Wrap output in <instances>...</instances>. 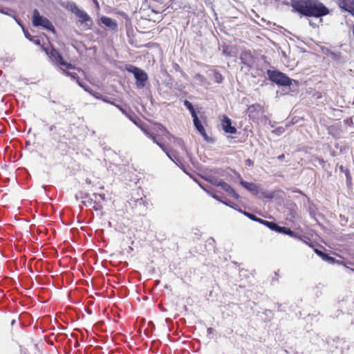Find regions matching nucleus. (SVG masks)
<instances>
[{
    "label": "nucleus",
    "mask_w": 354,
    "mask_h": 354,
    "mask_svg": "<svg viewBox=\"0 0 354 354\" xmlns=\"http://www.w3.org/2000/svg\"><path fill=\"white\" fill-rule=\"evenodd\" d=\"M315 252L321 257H323L324 254V252H322L321 250H319L318 249H315Z\"/></svg>",
    "instance_id": "473e14b6"
},
{
    "label": "nucleus",
    "mask_w": 354,
    "mask_h": 354,
    "mask_svg": "<svg viewBox=\"0 0 354 354\" xmlns=\"http://www.w3.org/2000/svg\"><path fill=\"white\" fill-rule=\"evenodd\" d=\"M155 125L157 127V128L160 130L162 133L165 134L169 135V132L168 130L161 124L160 123H156Z\"/></svg>",
    "instance_id": "393cba45"
},
{
    "label": "nucleus",
    "mask_w": 354,
    "mask_h": 354,
    "mask_svg": "<svg viewBox=\"0 0 354 354\" xmlns=\"http://www.w3.org/2000/svg\"><path fill=\"white\" fill-rule=\"evenodd\" d=\"M49 131L52 139L57 140V136H59L57 127L55 124H52L49 127Z\"/></svg>",
    "instance_id": "412c9836"
},
{
    "label": "nucleus",
    "mask_w": 354,
    "mask_h": 354,
    "mask_svg": "<svg viewBox=\"0 0 354 354\" xmlns=\"http://www.w3.org/2000/svg\"><path fill=\"white\" fill-rule=\"evenodd\" d=\"M263 225L267 226L269 229L275 232H277L278 227L279 226L277 223L268 221H266V223H263Z\"/></svg>",
    "instance_id": "5701e85b"
},
{
    "label": "nucleus",
    "mask_w": 354,
    "mask_h": 354,
    "mask_svg": "<svg viewBox=\"0 0 354 354\" xmlns=\"http://www.w3.org/2000/svg\"><path fill=\"white\" fill-rule=\"evenodd\" d=\"M35 44L37 45H40V40L37 39H33V41H32Z\"/></svg>",
    "instance_id": "e433bc0d"
},
{
    "label": "nucleus",
    "mask_w": 354,
    "mask_h": 354,
    "mask_svg": "<svg viewBox=\"0 0 354 354\" xmlns=\"http://www.w3.org/2000/svg\"><path fill=\"white\" fill-rule=\"evenodd\" d=\"M46 53L54 62L61 67H65L66 69L75 68V66L64 60L61 54L56 49L52 48L49 50H46Z\"/></svg>",
    "instance_id": "39448f33"
},
{
    "label": "nucleus",
    "mask_w": 354,
    "mask_h": 354,
    "mask_svg": "<svg viewBox=\"0 0 354 354\" xmlns=\"http://www.w3.org/2000/svg\"><path fill=\"white\" fill-rule=\"evenodd\" d=\"M223 203H225V205L230 206V207H234L232 206V205L231 204V202L230 201H226V202H224V201H222Z\"/></svg>",
    "instance_id": "4c0bfd02"
},
{
    "label": "nucleus",
    "mask_w": 354,
    "mask_h": 354,
    "mask_svg": "<svg viewBox=\"0 0 354 354\" xmlns=\"http://www.w3.org/2000/svg\"><path fill=\"white\" fill-rule=\"evenodd\" d=\"M270 80L281 86H290L291 80L283 73L278 71L268 70Z\"/></svg>",
    "instance_id": "7ed1b4c3"
},
{
    "label": "nucleus",
    "mask_w": 354,
    "mask_h": 354,
    "mask_svg": "<svg viewBox=\"0 0 354 354\" xmlns=\"http://www.w3.org/2000/svg\"><path fill=\"white\" fill-rule=\"evenodd\" d=\"M277 131H278L279 132H283L284 131V129L283 127H279Z\"/></svg>",
    "instance_id": "58836bf2"
},
{
    "label": "nucleus",
    "mask_w": 354,
    "mask_h": 354,
    "mask_svg": "<svg viewBox=\"0 0 354 354\" xmlns=\"http://www.w3.org/2000/svg\"><path fill=\"white\" fill-rule=\"evenodd\" d=\"M81 24H85L88 21L92 22L91 17L84 10L79 9L75 15Z\"/></svg>",
    "instance_id": "4468645a"
},
{
    "label": "nucleus",
    "mask_w": 354,
    "mask_h": 354,
    "mask_svg": "<svg viewBox=\"0 0 354 354\" xmlns=\"http://www.w3.org/2000/svg\"><path fill=\"white\" fill-rule=\"evenodd\" d=\"M322 258L324 260L328 261H333L334 259L331 257H330L328 254L324 253V256L322 257Z\"/></svg>",
    "instance_id": "cd10ccee"
},
{
    "label": "nucleus",
    "mask_w": 354,
    "mask_h": 354,
    "mask_svg": "<svg viewBox=\"0 0 354 354\" xmlns=\"http://www.w3.org/2000/svg\"><path fill=\"white\" fill-rule=\"evenodd\" d=\"M87 92L89 93L91 95H93L96 99L101 100L104 102L115 105V103L113 102H111L106 97L102 95L98 92L94 91L91 88H89Z\"/></svg>",
    "instance_id": "f3484780"
},
{
    "label": "nucleus",
    "mask_w": 354,
    "mask_h": 354,
    "mask_svg": "<svg viewBox=\"0 0 354 354\" xmlns=\"http://www.w3.org/2000/svg\"><path fill=\"white\" fill-rule=\"evenodd\" d=\"M192 118H193V121H194V124L196 129L198 131V132L203 137H206L207 134H206L205 129L204 127L203 126V124H201V121L199 120L197 115Z\"/></svg>",
    "instance_id": "dca6fc26"
},
{
    "label": "nucleus",
    "mask_w": 354,
    "mask_h": 354,
    "mask_svg": "<svg viewBox=\"0 0 354 354\" xmlns=\"http://www.w3.org/2000/svg\"><path fill=\"white\" fill-rule=\"evenodd\" d=\"M24 35L30 41H33V37L26 30H24Z\"/></svg>",
    "instance_id": "c756f323"
},
{
    "label": "nucleus",
    "mask_w": 354,
    "mask_h": 354,
    "mask_svg": "<svg viewBox=\"0 0 354 354\" xmlns=\"http://www.w3.org/2000/svg\"><path fill=\"white\" fill-rule=\"evenodd\" d=\"M114 106H115L123 114L128 115V113L126 111V110L124 109H123L121 106L116 104H115Z\"/></svg>",
    "instance_id": "c85d7f7f"
},
{
    "label": "nucleus",
    "mask_w": 354,
    "mask_h": 354,
    "mask_svg": "<svg viewBox=\"0 0 354 354\" xmlns=\"http://www.w3.org/2000/svg\"><path fill=\"white\" fill-rule=\"evenodd\" d=\"M196 77H201V75L200 74L196 75Z\"/></svg>",
    "instance_id": "49530a36"
},
{
    "label": "nucleus",
    "mask_w": 354,
    "mask_h": 354,
    "mask_svg": "<svg viewBox=\"0 0 354 354\" xmlns=\"http://www.w3.org/2000/svg\"><path fill=\"white\" fill-rule=\"evenodd\" d=\"M100 21L106 27L111 28L113 30H115L118 28V24L115 21L111 18L103 16L100 18Z\"/></svg>",
    "instance_id": "ddd939ff"
},
{
    "label": "nucleus",
    "mask_w": 354,
    "mask_h": 354,
    "mask_svg": "<svg viewBox=\"0 0 354 354\" xmlns=\"http://www.w3.org/2000/svg\"><path fill=\"white\" fill-rule=\"evenodd\" d=\"M85 200L82 201V203L84 206H93V198L88 196V194H85Z\"/></svg>",
    "instance_id": "b1692460"
},
{
    "label": "nucleus",
    "mask_w": 354,
    "mask_h": 354,
    "mask_svg": "<svg viewBox=\"0 0 354 354\" xmlns=\"http://www.w3.org/2000/svg\"><path fill=\"white\" fill-rule=\"evenodd\" d=\"M142 130L146 136H147L149 138H151L154 143H156L157 145H158L162 149V151H164L167 153V155L169 157V153L167 151V148L165 147L164 145H162L161 142H160L158 141L156 136L154 133H151L147 129L142 128Z\"/></svg>",
    "instance_id": "f8f14e48"
},
{
    "label": "nucleus",
    "mask_w": 354,
    "mask_h": 354,
    "mask_svg": "<svg viewBox=\"0 0 354 354\" xmlns=\"http://www.w3.org/2000/svg\"><path fill=\"white\" fill-rule=\"evenodd\" d=\"M339 8L354 16V0H337Z\"/></svg>",
    "instance_id": "1a4fd4ad"
},
{
    "label": "nucleus",
    "mask_w": 354,
    "mask_h": 354,
    "mask_svg": "<svg viewBox=\"0 0 354 354\" xmlns=\"http://www.w3.org/2000/svg\"><path fill=\"white\" fill-rule=\"evenodd\" d=\"M345 174H346L347 180H351V174H350V172H349L348 170H346L345 171Z\"/></svg>",
    "instance_id": "72a5a7b5"
},
{
    "label": "nucleus",
    "mask_w": 354,
    "mask_h": 354,
    "mask_svg": "<svg viewBox=\"0 0 354 354\" xmlns=\"http://www.w3.org/2000/svg\"><path fill=\"white\" fill-rule=\"evenodd\" d=\"M241 212L245 215L248 218H249L250 219L255 221L257 220V216L252 214H250L249 212Z\"/></svg>",
    "instance_id": "a878e982"
},
{
    "label": "nucleus",
    "mask_w": 354,
    "mask_h": 354,
    "mask_svg": "<svg viewBox=\"0 0 354 354\" xmlns=\"http://www.w3.org/2000/svg\"><path fill=\"white\" fill-rule=\"evenodd\" d=\"M212 330V328H209L207 329V330H208V332H209V333H211Z\"/></svg>",
    "instance_id": "c03bdc74"
},
{
    "label": "nucleus",
    "mask_w": 354,
    "mask_h": 354,
    "mask_svg": "<svg viewBox=\"0 0 354 354\" xmlns=\"http://www.w3.org/2000/svg\"><path fill=\"white\" fill-rule=\"evenodd\" d=\"M248 116L250 118L255 119L259 118L262 113V106L259 104H254L250 106L248 109Z\"/></svg>",
    "instance_id": "9d476101"
},
{
    "label": "nucleus",
    "mask_w": 354,
    "mask_h": 354,
    "mask_svg": "<svg viewBox=\"0 0 354 354\" xmlns=\"http://www.w3.org/2000/svg\"><path fill=\"white\" fill-rule=\"evenodd\" d=\"M0 12H2V13H3V11H1V10H0Z\"/></svg>",
    "instance_id": "8fccbe9b"
},
{
    "label": "nucleus",
    "mask_w": 354,
    "mask_h": 354,
    "mask_svg": "<svg viewBox=\"0 0 354 354\" xmlns=\"http://www.w3.org/2000/svg\"><path fill=\"white\" fill-rule=\"evenodd\" d=\"M214 77L217 82H221L223 77L218 72H215Z\"/></svg>",
    "instance_id": "bb28decb"
},
{
    "label": "nucleus",
    "mask_w": 354,
    "mask_h": 354,
    "mask_svg": "<svg viewBox=\"0 0 354 354\" xmlns=\"http://www.w3.org/2000/svg\"><path fill=\"white\" fill-rule=\"evenodd\" d=\"M86 184H88V185H91V180L90 179H88V178H87V179L86 180Z\"/></svg>",
    "instance_id": "ea45409f"
},
{
    "label": "nucleus",
    "mask_w": 354,
    "mask_h": 354,
    "mask_svg": "<svg viewBox=\"0 0 354 354\" xmlns=\"http://www.w3.org/2000/svg\"><path fill=\"white\" fill-rule=\"evenodd\" d=\"M184 105L187 107V109L190 111L191 113V115L192 117L196 115V113L194 110V108L193 106V105L192 104V103L188 101V100H185L184 101Z\"/></svg>",
    "instance_id": "4be33fe9"
},
{
    "label": "nucleus",
    "mask_w": 354,
    "mask_h": 354,
    "mask_svg": "<svg viewBox=\"0 0 354 354\" xmlns=\"http://www.w3.org/2000/svg\"><path fill=\"white\" fill-rule=\"evenodd\" d=\"M306 244H308L309 246L313 248V245L311 244V243H308V242H306V241H304Z\"/></svg>",
    "instance_id": "79ce46f5"
},
{
    "label": "nucleus",
    "mask_w": 354,
    "mask_h": 354,
    "mask_svg": "<svg viewBox=\"0 0 354 354\" xmlns=\"http://www.w3.org/2000/svg\"><path fill=\"white\" fill-rule=\"evenodd\" d=\"M106 201L104 194H93V206L92 208L95 211H102L103 209V203Z\"/></svg>",
    "instance_id": "0eeeda50"
},
{
    "label": "nucleus",
    "mask_w": 354,
    "mask_h": 354,
    "mask_svg": "<svg viewBox=\"0 0 354 354\" xmlns=\"http://www.w3.org/2000/svg\"><path fill=\"white\" fill-rule=\"evenodd\" d=\"M320 97H322V94L319 93V95H317V98H320Z\"/></svg>",
    "instance_id": "37998d69"
},
{
    "label": "nucleus",
    "mask_w": 354,
    "mask_h": 354,
    "mask_svg": "<svg viewBox=\"0 0 354 354\" xmlns=\"http://www.w3.org/2000/svg\"><path fill=\"white\" fill-rule=\"evenodd\" d=\"M32 23L35 27L41 26L44 29L55 31V28L52 23L46 18L41 16L39 11L35 9L32 12Z\"/></svg>",
    "instance_id": "f03ea898"
},
{
    "label": "nucleus",
    "mask_w": 354,
    "mask_h": 354,
    "mask_svg": "<svg viewBox=\"0 0 354 354\" xmlns=\"http://www.w3.org/2000/svg\"><path fill=\"white\" fill-rule=\"evenodd\" d=\"M222 182H223V180H212L211 183L213 184L215 186L220 187V185H218V184L221 183Z\"/></svg>",
    "instance_id": "2f4dec72"
},
{
    "label": "nucleus",
    "mask_w": 354,
    "mask_h": 354,
    "mask_svg": "<svg viewBox=\"0 0 354 354\" xmlns=\"http://www.w3.org/2000/svg\"><path fill=\"white\" fill-rule=\"evenodd\" d=\"M278 158L280 159V160H283L284 158V154H281V156H279L278 157Z\"/></svg>",
    "instance_id": "a19ab883"
},
{
    "label": "nucleus",
    "mask_w": 354,
    "mask_h": 354,
    "mask_svg": "<svg viewBox=\"0 0 354 354\" xmlns=\"http://www.w3.org/2000/svg\"><path fill=\"white\" fill-rule=\"evenodd\" d=\"M266 220H263L262 218L257 217V220L255 221L263 225V223H266Z\"/></svg>",
    "instance_id": "f704fd0d"
},
{
    "label": "nucleus",
    "mask_w": 354,
    "mask_h": 354,
    "mask_svg": "<svg viewBox=\"0 0 354 354\" xmlns=\"http://www.w3.org/2000/svg\"><path fill=\"white\" fill-rule=\"evenodd\" d=\"M62 69L64 72V73L66 75V76H68L70 77L72 80H75L77 82V83L78 84V85L80 86H81L82 88H83L86 91H88V89L90 88L86 84H84V83H82L80 79V77H78L77 74L76 73H74V72H68V71H66V68H63L62 67Z\"/></svg>",
    "instance_id": "9b49d317"
},
{
    "label": "nucleus",
    "mask_w": 354,
    "mask_h": 354,
    "mask_svg": "<svg viewBox=\"0 0 354 354\" xmlns=\"http://www.w3.org/2000/svg\"><path fill=\"white\" fill-rule=\"evenodd\" d=\"M222 128L225 133L235 134L236 129L232 125V120L227 115H223L221 120Z\"/></svg>",
    "instance_id": "6e6552de"
},
{
    "label": "nucleus",
    "mask_w": 354,
    "mask_h": 354,
    "mask_svg": "<svg viewBox=\"0 0 354 354\" xmlns=\"http://www.w3.org/2000/svg\"><path fill=\"white\" fill-rule=\"evenodd\" d=\"M154 12L156 13H160V11H156V10H153Z\"/></svg>",
    "instance_id": "a18cd8bd"
},
{
    "label": "nucleus",
    "mask_w": 354,
    "mask_h": 354,
    "mask_svg": "<svg viewBox=\"0 0 354 354\" xmlns=\"http://www.w3.org/2000/svg\"><path fill=\"white\" fill-rule=\"evenodd\" d=\"M92 1H93V3L95 5L96 8L97 9H99L100 8V4H99L98 1L97 0H92Z\"/></svg>",
    "instance_id": "c9c22d12"
},
{
    "label": "nucleus",
    "mask_w": 354,
    "mask_h": 354,
    "mask_svg": "<svg viewBox=\"0 0 354 354\" xmlns=\"http://www.w3.org/2000/svg\"><path fill=\"white\" fill-rule=\"evenodd\" d=\"M245 164L246 165H248V167H252L254 165V162L250 159V158H248L246 160H245Z\"/></svg>",
    "instance_id": "7c9ffc66"
},
{
    "label": "nucleus",
    "mask_w": 354,
    "mask_h": 354,
    "mask_svg": "<svg viewBox=\"0 0 354 354\" xmlns=\"http://www.w3.org/2000/svg\"><path fill=\"white\" fill-rule=\"evenodd\" d=\"M64 8L66 9H67L68 10L71 11V12H73V14H76L77 13V11L80 9L76 5V3L75 2H73V1H68L66 3L65 6H64Z\"/></svg>",
    "instance_id": "6ab92c4d"
},
{
    "label": "nucleus",
    "mask_w": 354,
    "mask_h": 354,
    "mask_svg": "<svg viewBox=\"0 0 354 354\" xmlns=\"http://www.w3.org/2000/svg\"><path fill=\"white\" fill-rule=\"evenodd\" d=\"M220 187L225 191L227 193L232 196L234 198L238 199L239 198V195L236 192V191L227 183L222 182L219 183Z\"/></svg>",
    "instance_id": "2eb2a0df"
},
{
    "label": "nucleus",
    "mask_w": 354,
    "mask_h": 354,
    "mask_svg": "<svg viewBox=\"0 0 354 354\" xmlns=\"http://www.w3.org/2000/svg\"><path fill=\"white\" fill-rule=\"evenodd\" d=\"M60 136H57V139L56 140H58V141H60V139H58V138H59Z\"/></svg>",
    "instance_id": "de8ad7c7"
},
{
    "label": "nucleus",
    "mask_w": 354,
    "mask_h": 354,
    "mask_svg": "<svg viewBox=\"0 0 354 354\" xmlns=\"http://www.w3.org/2000/svg\"><path fill=\"white\" fill-rule=\"evenodd\" d=\"M293 11L302 16L322 17L329 13V10L319 0H291Z\"/></svg>",
    "instance_id": "f257e3e1"
},
{
    "label": "nucleus",
    "mask_w": 354,
    "mask_h": 354,
    "mask_svg": "<svg viewBox=\"0 0 354 354\" xmlns=\"http://www.w3.org/2000/svg\"><path fill=\"white\" fill-rule=\"evenodd\" d=\"M242 185L245 187L247 189L250 190V192L257 193L258 192V187L252 183H248V182H241Z\"/></svg>",
    "instance_id": "aec40b11"
},
{
    "label": "nucleus",
    "mask_w": 354,
    "mask_h": 354,
    "mask_svg": "<svg viewBox=\"0 0 354 354\" xmlns=\"http://www.w3.org/2000/svg\"><path fill=\"white\" fill-rule=\"evenodd\" d=\"M127 70L134 75L138 88H143L145 86L148 76L145 71L133 65L127 66Z\"/></svg>",
    "instance_id": "20e7f679"
},
{
    "label": "nucleus",
    "mask_w": 354,
    "mask_h": 354,
    "mask_svg": "<svg viewBox=\"0 0 354 354\" xmlns=\"http://www.w3.org/2000/svg\"><path fill=\"white\" fill-rule=\"evenodd\" d=\"M277 232L285 234H287V235H288V236H290L291 237H297V235L295 233V232L292 231L290 228H288V227H286L279 226L278 230H277Z\"/></svg>",
    "instance_id": "a211bd4d"
},
{
    "label": "nucleus",
    "mask_w": 354,
    "mask_h": 354,
    "mask_svg": "<svg viewBox=\"0 0 354 354\" xmlns=\"http://www.w3.org/2000/svg\"><path fill=\"white\" fill-rule=\"evenodd\" d=\"M240 59L243 64L249 68H252L256 59L250 50H244L241 53Z\"/></svg>",
    "instance_id": "423d86ee"
},
{
    "label": "nucleus",
    "mask_w": 354,
    "mask_h": 354,
    "mask_svg": "<svg viewBox=\"0 0 354 354\" xmlns=\"http://www.w3.org/2000/svg\"><path fill=\"white\" fill-rule=\"evenodd\" d=\"M340 169H341L342 171H343V167H342V166H341V167H340Z\"/></svg>",
    "instance_id": "09e8293b"
}]
</instances>
